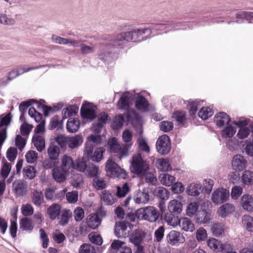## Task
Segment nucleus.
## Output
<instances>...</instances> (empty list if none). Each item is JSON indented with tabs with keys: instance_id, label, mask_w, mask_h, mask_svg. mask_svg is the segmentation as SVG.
<instances>
[{
	"instance_id": "dca6fc26",
	"label": "nucleus",
	"mask_w": 253,
	"mask_h": 253,
	"mask_svg": "<svg viewBox=\"0 0 253 253\" xmlns=\"http://www.w3.org/2000/svg\"><path fill=\"white\" fill-rule=\"evenodd\" d=\"M68 173L67 171L59 166H56L52 169L53 177L58 183H62L66 180Z\"/></svg>"
},
{
	"instance_id": "9b49d317",
	"label": "nucleus",
	"mask_w": 253,
	"mask_h": 253,
	"mask_svg": "<svg viewBox=\"0 0 253 253\" xmlns=\"http://www.w3.org/2000/svg\"><path fill=\"white\" fill-rule=\"evenodd\" d=\"M168 243L172 246H178L183 243L185 240L184 236L179 232L175 230L170 231L166 236Z\"/></svg>"
},
{
	"instance_id": "603ef678",
	"label": "nucleus",
	"mask_w": 253,
	"mask_h": 253,
	"mask_svg": "<svg viewBox=\"0 0 253 253\" xmlns=\"http://www.w3.org/2000/svg\"><path fill=\"white\" fill-rule=\"evenodd\" d=\"M32 199L33 204L40 206L43 201V194L41 191L36 190L32 194Z\"/></svg>"
},
{
	"instance_id": "c03bdc74",
	"label": "nucleus",
	"mask_w": 253,
	"mask_h": 253,
	"mask_svg": "<svg viewBox=\"0 0 253 253\" xmlns=\"http://www.w3.org/2000/svg\"><path fill=\"white\" fill-rule=\"evenodd\" d=\"M243 226L249 232H253V217L245 215L242 217Z\"/></svg>"
},
{
	"instance_id": "774afa93",
	"label": "nucleus",
	"mask_w": 253,
	"mask_h": 253,
	"mask_svg": "<svg viewBox=\"0 0 253 253\" xmlns=\"http://www.w3.org/2000/svg\"><path fill=\"white\" fill-rule=\"evenodd\" d=\"M79 253H96L94 248L90 244H84L81 246Z\"/></svg>"
},
{
	"instance_id": "473e14b6",
	"label": "nucleus",
	"mask_w": 253,
	"mask_h": 253,
	"mask_svg": "<svg viewBox=\"0 0 253 253\" xmlns=\"http://www.w3.org/2000/svg\"><path fill=\"white\" fill-rule=\"evenodd\" d=\"M61 211V206L58 204H53L47 210V213L51 220L55 219L59 216Z\"/></svg>"
},
{
	"instance_id": "e2e57ef3",
	"label": "nucleus",
	"mask_w": 253,
	"mask_h": 253,
	"mask_svg": "<svg viewBox=\"0 0 253 253\" xmlns=\"http://www.w3.org/2000/svg\"><path fill=\"white\" fill-rule=\"evenodd\" d=\"M129 188L127 183H125L122 186H118L116 195L120 198L125 197L129 192Z\"/></svg>"
},
{
	"instance_id": "ea45409f",
	"label": "nucleus",
	"mask_w": 253,
	"mask_h": 253,
	"mask_svg": "<svg viewBox=\"0 0 253 253\" xmlns=\"http://www.w3.org/2000/svg\"><path fill=\"white\" fill-rule=\"evenodd\" d=\"M86 175L90 177H96L100 173V170L98 167L94 164H89L86 169Z\"/></svg>"
},
{
	"instance_id": "e433bc0d",
	"label": "nucleus",
	"mask_w": 253,
	"mask_h": 253,
	"mask_svg": "<svg viewBox=\"0 0 253 253\" xmlns=\"http://www.w3.org/2000/svg\"><path fill=\"white\" fill-rule=\"evenodd\" d=\"M60 153V150L59 147L54 145H50L47 149L48 156L51 160H57Z\"/></svg>"
},
{
	"instance_id": "864d4df0",
	"label": "nucleus",
	"mask_w": 253,
	"mask_h": 253,
	"mask_svg": "<svg viewBox=\"0 0 253 253\" xmlns=\"http://www.w3.org/2000/svg\"><path fill=\"white\" fill-rule=\"evenodd\" d=\"M34 228V226L31 220L28 218H24L21 219L20 221V228L24 231H31Z\"/></svg>"
},
{
	"instance_id": "5fc2aeb1",
	"label": "nucleus",
	"mask_w": 253,
	"mask_h": 253,
	"mask_svg": "<svg viewBox=\"0 0 253 253\" xmlns=\"http://www.w3.org/2000/svg\"><path fill=\"white\" fill-rule=\"evenodd\" d=\"M242 180L245 185L253 184V172L249 170L244 171L242 175Z\"/></svg>"
},
{
	"instance_id": "423d86ee",
	"label": "nucleus",
	"mask_w": 253,
	"mask_h": 253,
	"mask_svg": "<svg viewBox=\"0 0 253 253\" xmlns=\"http://www.w3.org/2000/svg\"><path fill=\"white\" fill-rule=\"evenodd\" d=\"M109 149L110 152L117 153L121 159L128 155V150L126 146H121L115 137H113L108 141Z\"/></svg>"
},
{
	"instance_id": "0eeeda50",
	"label": "nucleus",
	"mask_w": 253,
	"mask_h": 253,
	"mask_svg": "<svg viewBox=\"0 0 253 253\" xmlns=\"http://www.w3.org/2000/svg\"><path fill=\"white\" fill-rule=\"evenodd\" d=\"M156 146L159 154L162 155L168 154L171 149L169 137L165 134L160 136L157 140Z\"/></svg>"
},
{
	"instance_id": "bb28decb",
	"label": "nucleus",
	"mask_w": 253,
	"mask_h": 253,
	"mask_svg": "<svg viewBox=\"0 0 253 253\" xmlns=\"http://www.w3.org/2000/svg\"><path fill=\"white\" fill-rule=\"evenodd\" d=\"M61 165L60 166L68 172L70 169L75 168V163L72 158L67 155H64L61 158Z\"/></svg>"
},
{
	"instance_id": "de8ad7c7",
	"label": "nucleus",
	"mask_w": 253,
	"mask_h": 253,
	"mask_svg": "<svg viewBox=\"0 0 253 253\" xmlns=\"http://www.w3.org/2000/svg\"><path fill=\"white\" fill-rule=\"evenodd\" d=\"M101 199L105 205H112L115 203L113 196L107 190L102 191Z\"/></svg>"
},
{
	"instance_id": "a878e982",
	"label": "nucleus",
	"mask_w": 253,
	"mask_h": 253,
	"mask_svg": "<svg viewBox=\"0 0 253 253\" xmlns=\"http://www.w3.org/2000/svg\"><path fill=\"white\" fill-rule=\"evenodd\" d=\"M168 209L170 213L178 214L182 211V205L180 202L172 200L169 202Z\"/></svg>"
},
{
	"instance_id": "c85d7f7f",
	"label": "nucleus",
	"mask_w": 253,
	"mask_h": 253,
	"mask_svg": "<svg viewBox=\"0 0 253 253\" xmlns=\"http://www.w3.org/2000/svg\"><path fill=\"white\" fill-rule=\"evenodd\" d=\"M86 223L88 227L95 229L100 224L101 219L96 213H91L87 217Z\"/></svg>"
},
{
	"instance_id": "4d7b16f0",
	"label": "nucleus",
	"mask_w": 253,
	"mask_h": 253,
	"mask_svg": "<svg viewBox=\"0 0 253 253\" xmlns=\"http://www.w3.org/2000/svg\"><path fill=\"white\" fill-rule=\"evenodd\" d=\"M240 145L238 138L236 137L229 138L226 142V146L231 151H234L238 150Z\"/></svg>"
},
{
	"instance_id": "58836bf2",
	"label": "nucleus",
	"mask_w": 253,
	"mask_h": 253,
	"mask_svg": "<svg viewBox=\"0 0 253 253\" xmlns=\"http://www.w3.org/2000/svg\"><path fill=\"white\" fill-rule=\"evenodd\" d=\"M71 185L76 188H81L84 184L83 177L81 174H74L71 178Z\"/></svg>"
},
{
	"instance_id": "69168bd1",
	"label": "nucleus",
	"mask_w": 253,
	"mask_h": 253,
	"mask_svg": "<svg viewBox=\"0 0 253 253\" xmlns=\"http://www.w3.org/2000/svg\"><path fill=\"white\" fill-rule=\"evenodd\" d=\"M144 176H145L146 182L149 184L152 185H156L157 183V179L156 175L154 173L147 171Z\"/></svg>"
},
{
	"instance_id": "2f4dec72",
	"label": "nucleus",
	"mask_w": 253,
	"mask_h": 253,
	"mask_svg": "<svg viewBox=\"0 0 253 253\" xmlns=\"http://www.w3.org/2000/svg\"><path fill=\"white\" fill-rule=\"evenodd\" d=\"M202 191V186L201 184L192 183L186 189V193L189 196H198Z\"/></svg>"
},
{
	"instance_id": "f8f14e48",
	"label": "nucleus",
	"mask_w": 253,
	"mask_h": 253,
	"mask_svg": "<svg viewBox=\"0 0 253 253\" xmlns=\"http://www.w3.org/2000/svg\"><path fill=\"white\" fill-rule=\"evenodd\" d=\"M81 114L84 119L90 121L93 120L96 117V112L92 104L85 102L81 109Z\"/></svg>"
},
{
	"instance_id": "b1692460",
	"label": "nucleus",
	"mask_w": 253,
	"mask_h": 253,
	"mask_svg": "<svg viewBox=\"0 0 253 253\" xmlns=\"http://www.w3.org/2000/svg\"><path fill=\"white\" fill-rule=\"evenodd\" d=\"M231 121L230 117L224 112H219L214 118V122L218 127L227 125Z\"/></svg>"
},
{
	"instance_id": "2eb2a0df",
	"label": "nucleus",
	"mask_w": 253,
	"mask_h": 253,
	"mask_svg": "<svg viewBox=\"0 0 253 253\" xmlns=\"http://www.w3.org/2000/svg\"><path fill=\"white\" fill-rule=\"evenodd\" d=\"M150 200V192L148 189L144 188L142 191H138L134 198L136 204H146Z\"/></svg>"
},
{
	"instance_id": "5701e85b",
	"label": "nucleus",
	"mask_w": 253,
	"mask_h": 253,
	"mask_svg": "<svg viewBox=\"0 0 253 253\" xmlns=\"http://www.w3.org/2000/svg\"><path fill=\"white\" fill-rule=\"evenodd\" d=\"M13 189L17 196H23L26 192L27 184L22 180H16L13 183Z\"/></svg>"
},
{
	"instance_id": "052dcab7",
	"label": "nucleus",
	"mask_w": 253,
	"mask_h": 253,
	"mask_svg": "<svg viewBox=\"0 0 253 253\" xmlns=\"http://www.w3.org/2000/svg\"><path fill=\"white\" fill-rule=\"evenodd\" d=\"M195 235L196 239L198 242L204 241L208 238L207 231L203 227L198 228L195 232Z\"/></svg>"
},
{
	"instance_id": "6e6552de",
	"label": "nucleus",
	"mask_w": 253,
	"mask_h": 253,
	"mask_svg": "<svg viewBox=\"0 0 253 253\" xmlns=\"http://www.w3.org/2000/svg\"><path fill=\"white\" fill-rule=\"evenodd\" d=\"M229 191L224 188L217 189L212 194L211 200L216 204H220L227 201L229 198Z\"/></svg>"
},
{
	"instance_id": "412c9836",
	"label": "nucleus",
	"mask_w": 253,
	"mask_h": 253,
	"mask_svg": "<svg viewBox=\"0 0 253 253\" xmlns=\"http://www.w3.org/2000/svg\"><path fill=\"white\" fill-rule=\"evenodd\" d=\"M195 219L198 224L208 223L211 219V213L206 210L199 211L196 214Z\"/></svg>"
},
{
	"instance_id": "680f3d73",
	"label": "nucleus",
	"mask_w": 253,
	"mask_h": 253,
	"mask_svg": "<svg viewBox=\"0 0 253 253\" xmlns=\"http://www.w3.org/2000/svg\"><path fill=\"white\" fill-rule=\"evenodd\" d=\"M93 187L97 190L103 189L106 188V183L104 179L98 176L94 178L92 181Z\"/></svg>"
},
{
	"instance_id": "4468645a",
	"label": "nucleus",
	"mask_w": 253,
	"mask_h": 253,
	"mask_svg": "<svg viewBox=\"0 0 253 253\" xmlns=\"http://www.w3.org/2000/svg\"><path fill=\"white\" fill-rule=\"evenodd\" d=\"M247 162L244 156L238 154L234 156L232 161V167L235 171H242L246 169Z\"/></svg>"
},
{
	"instance_id": "4c0bfd02",
	"label": "nucleus",
	"mask_w": 253,
	"mask_h": 253,
	"mask_svg": "<svg viewBox=\"0 0 253 253\" xmlns=\"http://www.w3.org/2000/svg\"><path fill=\"white\" fill-rule=\"evenodd\" d=\"M236 132V127L231 125H228L221 130V135L223 138H231L234 136Z\"/></svg>"
},
{
	"instance_id": "49530a36",
	"label": "nucleus",
	"mask_w": 253,
	"mask_h": 253,
	"mask_svg": "<svg viewBox=\"0 0 253 253\" xmlns=\"http://www.w3.org/2000/svg\"><path fill=\"white\" fill-rule=\"evenodd\" d=\"M211 231L212 234L215 236L222 235L225 230L224 225L221 223H215L212 224L211 226Z\"/></svg>"
},
{
	"instance_id": "8fccbe9b",
	"label": "nucleus",
	"mask_w": 253,
	"mask_h": 253,
	"mask_svg": "<svg viewBox=\"0 0 253 253\" xmlns=\"http://www.w3.org/2000/svg\"><path fill=\"white\" fill-rule=\"evenodd\" d=\"M23 176L29 179H33L36 176V170L33 166H27L23 170Z\"/></svg>"
},
{
	"instance_id": "c756f323",
	"label": "nucleus",
	"mask_w": 253,
	"mask_h": 253,
	"mask_svg": "<svg viewBox=\"0 0 253 253\" xmlns=\"http://www.w3.org/2000/svg\"><path fill=\"white\" fill-rule=\"evenodd\" d=\"M156 165L159 170L163 171H168L171 169V165L168 159L160 158L156 161Z\"/></svg>"
},
{
	"instance_id": "37998d69",
	"label": "nucleus",
	"mask_w": 253,
	"mask_h": 253,
	"mask_svg": "<svg viewBox=\"0 0 253 253\" xmlns=\"http://www.w3.org/2000/svg\"><path fill=\"white\" fill-rule=\"evenodd\" d=\"M72 213L70 210L64 209L61 212L59 223L62 226L67 225L72 216Z\"/></svg>"
},
{
	"instance_id": "aec40b11",
	"label": "nucleus",
	"mask_w": 253,
	"mask_h": 253,
	"mask_svg": "<svg viewBox=\"0 0 253 253\" xmlns=\"http://www.w3.org/2000/svg\"><path fill=\"white\" fill-rule=\"evenodd\" d=\"M240 203L244 210L249 212L253 211V197L251 195L248 194L243 195Z\"/></svg>"
},
{
	"instance_id": "cd10ccee",
	"label": "nucleus",
	"mask_w": 253,
	"mask_h": 253,
	"mask_svg": "<svg viewBox=\"0 0 253 253\" xmlns=\"http://www.w3.org/2000/svg\"><path fill=\"white\" fill-rule=\"evenodd\" d=\"M131 96L129 94H123L117 102V107L119 109L128 110Z\"/></svg>"
},
{
	"instance_id": "72a5a7b5",
	"label": "nucleus",
	"mask_w": 253,
	"mask_h": 253,
	"mask_svg": "<svg viewBox=\"0 0 253 253\" xmlns=\"http://www.w3.org/2000/svg\"><path fill=\"white\" fill-rule=\"evenodd\" d=\"M32 142L39 152H42L44 149L45 140L42 136L35 134L33 137Z\"/></svg>"
},
{
	"instance_id": "7c9ffc66",
	"label": "nucleus",
	"mask_w": 253,
	"mask_h": 253,
	"mask_svg": "<svg viewBox=\"0 0 253 253\" xmlns=\"http://www.w3.org/2000/svg\"><path fill=\"white\" fill-rule=\"evenodd\" d=\"M168 30L167 24H149L144 28L137 30L136 32H146L147 31H164Z\"/></svg>"
},
{
	"instance_id": "a19ab883",
	"label": "nucleus",
	"mask_w": 253,
	"mask_h": 253,
	"mask_svg": "<svg viewBox=\"0 0 253 253\" xmlns=\"http://www.w3.org/2000/svg\"><path fill=\"white\" fill-rule=\"evenodd\" d=\"M80 126L79 121L76 118H70L67 123V129L70 132H76Z\"/></svg>"
},
{
	"instance_id": "4be33fe9",
	"label": "nucleus",
	"mask_w": 253,
	"mask_h": 253,
	"mask_svg": "<svg viewBox=\"0 0 253 253\" xmlns=\"http://www.w3.org/2000/svg\"><path fill=\"white\" fill-rule=\"evenodd\" d=\"M235 210L234 206L232 204L226 203L220 207L217 211L218 215L225 218L231 214Z\"/></svg>"
},
{
	"instance_id": "1a4fd4ad",
	"label": "nucleus",
	"mask_w": 253,
	"mask_h": 253,
	"mask_svg": "<svg viewBox=\"0 0 253 253\" xmlns=\"http://www.w3.org/2000/svg\"><path fill=\"white\" fill-rule=\"evenodd\" d=\"M132 225L125 221L119 222L116 224L114 229L115 235L118 238L127 237L131 229Z\"/></svg>"
},
{
	"instance_id": "ddd939ff",
	"label": "nucleus",
	"mask_w": 253,
	"mask_h": 253,
	"mask_svg": "<svg viewBox=\"0 0 253 253\" xmlns=\"http://www.w3.org/2000/svg\"><path fill=\"white\" fill-rule=\"evenodd\" d=\"M132 98L134 100L135 106L137 110L143 112L148 110L149 103L144 96L138 93H134Z\"/></svg>"
},
{
	"instance_id": "bf43d9fd",
	"label": "nucleus",
	"mask_w": 253,
	"mask_h": 253,
	"mask_svg": "<svg viewBox=\"0 0 253 253\" xmlns=\"http://www.w3.org/2000/svg\"><path fill=\"white\" fill-rule=\"evenodd\" d=\"M203 101L196 100L189 102L188 107L189 110V113L191 116L195 115L198 108L200 106V103Z\"/></svg>"
},
{
	"instance_id": "79ce46f5",
	"label": "nucleus",
	"mask_w": 253,
	"mask_h": 253,
	"mask_svg": "<svg viewBox=\"0 0 253 253\" xmlns=\"http://www.w3.org/2000/svg\"><path fill=\"white\" fill-rule=\"evenodd\" d=\"M78 109L75 106H69L62 110L63 119L75 116L78 112Z\"/></svg>"
},
{
	"instance_id": "20e7f679",
	"label": "nucleus",
	"mask_w": 253,
	"mask_h": 253,
	"mask_svg": "<svg viewBox=\"0 0 253 253\" xmlns=\"http://www.w3.org/2000/svg\"><path fill=\"white\" fill-rule=\"evenodd\" d=\"M34 102L36 103L37 107L39 109L41 108L42 109L44 116H47L49 114V113L52 110V109L51 107H47L44 104L45 101L42 99L40 100L39 103L34 99H31L27 101H24L20 104L19 107V111L21 112V115L20 117V120L22 119L24 113L26 112L27 108Z\"/></svg>"
},
{
	"instance_id": "f03ea898",
	"label": "nucleus",
	"mask_w": 253,
	"mask_h": 253,
	"mask_svg": "<svg viewBox=\"0 0 253 253\" xmlns=\"http://www.w3.org/2000/svg\"><path fill=\"white\" fill-rule=\"evenodd\" d=\"M136 215L139 219L153 222L158 219L159 211L153 206H148L138 209L136 211Z\"/></svg>"
},
{
	"instance_id": "9d476101",
	"label": "nucleus",
	"mask_w": 253,
	"mask_h": 253,
	"mask_svg": "<svg viewBox=\"0 0 253 253\" xmlns=\"http://www.w3.org/2000/svg\"><path fill=\"white\" fill-rule=\"evenodd\" d=\"M146 33H120L117 37L118 41H126L127 42H138L144 40Z\"/></svg>"
},
{
	"instance_id": "39448f33",
	"label": "nucleus",
	"mask_w": 253,
	"mask_h": 253,
	"mask_svg": "<svg viewBox=\"0 0 253 253\" xmlns=\"http://www.w3.org/2000/svg\"><path fill=\"white\" fill-rule=\"evenodd\" d=\"M103 147L94 148L92 146L86 145L84 150V155L95 162H99L103 158L105 152Z\"/></svg>"
},
{
	"instance_id": "f257e3e1",
	"label": "nucleus",
	"mask_w": 253,
	"mask_h": 253,
	"mask_svg": "<svg viewBox=\"0 0 253 253\" xmlns=\"http://www.w3.org/2000/svg\"><path fill=\"white\" fill-rule=\"evenodd\" d=\"M130 169L131 172L142 177L149 170V163L144 160L140 153H137L132 157Z\"/></svg>"
},
{
	"instance_id": "09e8293b",
	"label": "nucleus",
	"mask_w": 253,
	"mask_h": 253,
	"mask_svg": "<svg viewBox=\"0 0 253 253\" xmlns=\"http://www.w3.org/2000/svg\"><path fill=\"white\" fill-rule=\"evenodd\" d=\"M155 193L157 197H159L161 199V203L162 202L163 200L167 199L169 195V192L165 188L163 187L156 188L155 190ZM161 205V203H160V205ZM160 208L162 210L161 206H160Z\"/></svg>"
},
{
	"instance_id": "6ab92c4d",
	"label": "nucleus",
	"mask_w": 253,
	"mask_h": 253,
	"mask_svg": "<svg viewBox=\"0 0 253 253\" xmlns=\"http://www.w3.org/2000/svg\"><path fill=\"white\" fill-rule=\"evenodd\" d=\"M98 123L93 125V130L96 133H99L103 125L109 120V116L105 112L100 113L97 116Z\"/></svg>"
},
{
	"instance_id": "7ed1b4c3",
	"label": "nucleus",
	"mask_w": 253,
	"mask_h": 253,
	"mask_svg": "<svg viewBox=\"0 0 253 253\" xmlns=\"http://www.w3.org/2000/svg\"><path fill=\"white\" fill-rule=\"evenodd\" d=\"M105 170L110 177L125 178L127 175L126 171L117 165L112 158L106 162Z\"/></svg>"
},
{
	"instance_id": "13d9d810",
	"label": "nucleus",
	"mask_w": 253,
	"mask_h": 253,
	"mask_svg": "<svg viewBox=\"0 0 253 253\" xmlns=\"http://www.w3.org/2000/svg\"><path fill=\"white\" fill-rule=\"evenodd\" d=\"M245 153L250 157H253V139H248L243 144Z\"/></svg>"
},
{
	"instance_id": "338daca9",
	"label": "nucleus",
	"mask_w": 253,
	"mask_h": 253,
	"mask_svg": "<svg viewBox=\"0 0 253 253\" xmlns=\"http://www.w3.org/2000/svg\"><path fill=\"white\" fill-rule=\"evenodd\" d=\"M251 133L249 127H242L239 128L237 133V137L239 139H245L248 137Z\"/></svg>"
},
{
	"instance_id": "393cba45",
	"label": "nucleus",
	"mask_w": 253,
	"mask_h": 253,
	"mask_svg": "<svg viewBox=\"0 0 253 253\" xmlns=\"http://www.w3.org/2000/svg\"><path fill=\"white\" fill-rule=\"evenodd\" d=\"M137 132L139 134V136L138 137L137 140L139 148L141 151H144L147 153H149L150 152V148L147 144L146 140L142 136L143 130L141 126H139L137 128Z\"/></svg>"
},
{
	"instance_id": "f704fd0d",
	"label": "nucleus",
	"mask_w": 253,
	"mask_h": 253,
	"mask_svg": "<svg viewBox=\"0 0 253 253\" xmlns=\"http://www.w3.org/2000/svg\"><path fill=\"white\" fill-rule=\"evenodd\" d=\"M159 179L161 183L166 186H170L175 181L174 176L167 173H161L159 175Z\"/></svg>"
},
{
	"instance_id": "a18cd8bd",
	"label": "nucleus",
	"mask_w": 253,
	"mask_h": 253,
	"mask_svg": "<svg viewBox=\"0 0 253 253\" xmlns=\"http://www.w3.org/2000/svg\"><path fill=\"white\" fill-rule=\"evenodd\" d=\"M83 142L82 137L78 135L74 137L68 138V145L71 149H74L78 147Z\"/></svg>"
},
{
	"instance_id": "c9c22d12",
	"label": "nucleus",
	"mask_w": 253,
	"mask_h": 253,
	"mask_svg": "<svg viewBox=\"0 0 253 253\" xmlns=\"http://www.w3.org/2000/svg\"><path fill=\"white\" fill-rule=\"evenodd\" d=\"M207 244L211 249L216 252L221 251L223 249L221 242L213 238H210L207 242Z\"/></svg>"
},
{
	"instance_id": "0e129e2a",
	"label": "nucleus",
	"mask_w": 253,
	"mask_h": 253,
	"mask_svg": "<svg viewBox=\"0 0 253 253\" xmlns=\"http://www.w3.org/2000/svg\"><path fill=\"white\" fill-rule=\"evenodd\" d=\"M175 214L173 213H167L164 216V220L168 224L170 225H172L174 227L176 226L177 221L178 218L177 216H175Z\"/></svg>"
},
{
	"instance_id": "6e6d98bb",
	"label": "nucleus",
	"mask_w": 253,
	"mask_h": 253,
	"mask_svg": "<svg viewBox=\"0 0 253 253\" xmlns=\"http://www.w3.org/2000/svg\"><path fill=\"white\" fill-rule=\"evenodd\" d=\"M213 111L210 107H202L198 113V116L202 120H206L212 116Z\"/></svg>"
},
{
	"instance_id": "3c124183",
	"label": "nucleus",
	"mask_w": 253,
	"mask_h": 253,
	"mask_svg": "<svg viewBox=\"0 0 253 253\" xmlns=\"http://www.w3.org/2000/svg\"><path fill=\"white\" fill-rule=\"evenodd\" d=\"M125 118L123 115L120 114L116 116L111 123V126L113 129H119L124 125Z\"/></svg>"
},
{
	"instance_id": "a211bd4d",
	"label": "nucleus",
	"mask_w": 253,
	"mask_h": 253,
	"mask_svg": "<svg viewBox=\"0 0 253 253\" xmlns=\"http://www.w3.org/2000/svg\"><path fill=\"white\" fill-rule=\"evenodd\" d=\"M144 237V233L142 231L139 230H135L131 234L129 237V241L135 246H137L138 250H140V249L142 250V247L140 245Z\"/></svg>"
},
{
	"instance_id": "f3484780",
	"label": "nucleus",
	"mask_w": 253,
	"mask_h": 253,
	"mask_svg": "<svg viewBox=\"0 0 253 253\" xmlns=\"http://www.w3.org/2000/svg\"><path fill=\"white\" fill-rule=\"evenodd\" d=\"M179 225L181 230L186 232H192L195 226L191 220L186 217H182L177 221L176 226Z\"/></svg>"
}]
</instances>
